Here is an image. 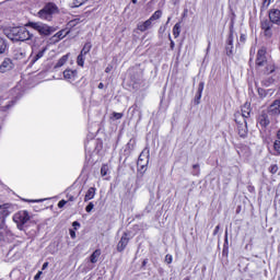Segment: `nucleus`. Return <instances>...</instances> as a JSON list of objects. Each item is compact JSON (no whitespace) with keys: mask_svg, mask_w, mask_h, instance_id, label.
Returning <instances> with one entry per match:
<instances>
[{"mask_svg":"<svg viewBox=\"0 0 280 280\" xmlns=\"http://www.w3.org/2000/svg\"><path fill=\"white\" fill-rule=\"evenodd\" d=\"M258 124L261 128H268L270 126V118L266 114H261L258 117Z\"/></svg>","mask_w":280,"mask_h":280,"instance_id":"nucleus-19","label":"nucleus"},{"mask_svg":"<svg viewBox=\"0 0 280 280\" xmlns=\"http://www.w3.org/2000/svg\"><path fill=\"white\" fill-rule=\"evenodd\" d=\"M70 237H71L72 240H75V231L70 230Z\"/></svg>","mask_w":280,"mask_h":280,"instance_id":"nucleus-51","label":"nucleus"},{"mask_svg":"<svg viewBox=\"0 0 280 280\" xmlns=\"http://www.w3.org/2000/svg\"><path fill=\"white\" fill-rule=\"evenodd\" d=\"M273 150L277 152V155L280 156V140H275Z\"/></svg>","mask_w":280,"mask_h":280,"instance_id":"nucleus-34","label":"nucleus"},{"mask_svg":"<svg viewBox=\"0 0 280 280\" xmlns=\"http://www.w3.org/2000/svg\"><path fill=\"white\" fill-rule=\"evenodd\" d=\"M92 47L93 45L91 44V42L85 43L80 54H82L83 56H86V54L91 51Z\"/></svg>","mask_w":280,"mask_h":280,"instance_id":"nucleus-28","label":"nucleus"},{"mask_svg":"<svg viewBox=\"0 0 280 280\" xmlns=\"http://www.w3.org/2000/svg\"><path fill=\"white\" fill-rule=\"evenodd\" d=\"M128 242H130V238H128V233L125 232L117 244L118 253H124V250H126V246H128Z\"/></svg>","mask_w":280,"mask_h":280,"instance_id":"nucleus-10","label":"nucleus"},{"mask_svg":"<svg viewBox=\"0 0 280 280\" xmlns=\"http://www.w3.org/2000/svg\"><path fill=\"white\" fill-rule=\"evenodd\" d=\"M237 124V129H238V135L242 137V139H245V137L248 135V122H236Z\"/></svg>","mask_w":280,"mask_h":280,"instance_id":"nucleus-15","label":"nucleus"},{"mask_svg":"<svg viewBox=\"0 0 280 280\" xmlns=\"http://www.w3.org/2000/svg\"><path fill=\"white\" fill-rule=\"evenodd\" d=\"M192 167H194L195 170H199L200 165L194 164Z\"/></svg>","mask_w":280,"mask_h":280,"instance_id":"nucleus-58","label":"nucleus"},{"mask_svg":"<svg viewBox=\"0 0 280 280\" xmlns=\"http://www.w3.org/2000/svg\"><path fill=\"white\" fill-rule=\"evenodd\" d=\"M162 16H163V11L158 10V11H155V12L149 18V20H150L151 23H154V21H159V19H161Z\"/></svg>","mask_w":280,"mask_h":280,"instance_id":"nucleus-27","label":"nucleus"},{"mask_svg":"<svg viewBox=\"0 0 280 280\" xmlns=\"http://www.w3.org/2000/svg\"><path fill=\"white\" fill-rule=\"evenodd\" d=\"M7 36L11 40H20L22 43H25V40H32L34 38V34L30 33V31L23 26L11 27L9 31H7Z\"/></svg>","mask_w":280,"mask_h":280,"instance_id":"nucleus-1","label":"nucleus"},{"mask_svg":"<svg viewBox=\"0 0 280 280\" xmlns=\"http://www.w3.org/2000/svg\"><path fill=\"white\" fill-rule=\"evenodd\" d=\"M63 78L67 82H75L78 80V70H65Z\"/></svg>","mask_w":280,"mask_h":280,"instance_id":"nucleus-12","label":"nucleus"},{"mask_svg":"<svg viewBox=\"0 0 280 280\" xmlns=\"http://www.w3.org/2000/svg\"><path fill=\"white\" fill-rule=\"evenodd\" d=\"M271 1L272 0H264V5H267V7L270 5Z\"/></svg>","mask_w":280,"mask_h":280,"instance_id":"nucleus-53","label":"nucleus"},{"mask_svg":"<svg viewBox=\"0 0 280 280\" xmlns=\"http://www.w3.org/2000/svg\"><path fill=\"white\" fill-rule=\"evenodd\" d=\"M95 187H90L85 194L84 202H89V200H93L95 198Z\"/></svg>","mask_w":280,"mask_h":280,"instance_id":"nucleus-22","label":"nucleus"},{"mask_svg":"<svg viewBox=\"0 0 280 280\" xmlns=\"http://www.w3.org/2000/svg\"><path fill=\"white\" fill-rule=\"evenodd\" d=\"M218 233H220V225H217L214 231H213V235H218Z\"/></svg>","mask_w":280,"mask_h":280,"instance_id":"nucleus-48","label":"nucleus"},{"mask_svg":"<svg viewBox=\"0 0 280 280\" xmlns=\"http://www.w3.org/2000/svg\"><path fill=\"white\" fill-rule=\"evenodd\" d=\"M69 60V55H63L55 65V69H60V67H65L67 61Z\"/></svg>","mask_w":280,"mask_h":280,"instance_id":"nucleus-24","label":"nucleus"},{"mask_svg":"<svg viewBox=\"0 0 280 280\" xmlns=\"http://www.w3.org/2000/svg\"><path fill=\"white\" fill-rule=\"evenodd\" d=\"M10 207V203H4L0 206V229H3L5 226V218L10 215V210H8Z\"/></svg>","mask_w":280,"mask_h":280,"instance_id":"nucleus-6","label":"nucleus"},{"mask_svg":"<svg viewBox=\"0 0 280 280\" xmlns=\"http://www.w3.org/2000/svg\"><path fill=\"white\" fill-rule=\"evenodd\" d=\"M9 255L11 257H15V259H19L23 253L19 252V246H14L9 250Z\"/></svg>","mask_w":280,"mask_h":280,"instance_id":"nucleus-25","label":"nucleus"},{"mask_svg":"<svg viewBox=\"0 0 280 280\" xmlns=\"http://www.w3.org/2000/svg\"><path fill=\"white\" fill-rule=\"evenodd\" d=\"M26 52L23 48H18L14 50V58L15 60H23V58H25Z\"/></svg>","mask_w":280,"mask_h":280,"instance_id":"nucleus-23","label":"nucleus"},{"mask_svg":"<svg viewBox=\"0 0 280 280\" xmlns=\"http://www.w3.org/2000/svg\"><path fill=\"white\" fill-rule=\"evenodd\" d=\"M268 115L271 117H279L280 115V100H275L268 107Z\"/></svg>","mask_w":280,"mask_h":280,"instance_id":"nucleus-7","label":"nucleus"},{"mask_svg":"<svg viewBox=\"0 0 280 280\" xmlns=\"http://www.w3.org/2000/svg\"><path fill=\"white\" fill-rule=\"evenodd\" d=\"M113 71V66H107L105 69V73H110Z\"/></svg>","mask_w":280,"mask_h":280,"instance_id":"nucleus-50","label":"nucleus"},{"mask_svg":"<svg viewBox=\"0 0 280 280\" xmlns=\"http://www.w3.org/2000/svg\"><path fill=\"white\" fill-rule=\"evenodd\" d=\"M5 49H8V45L5 44V39L0 37V54H5Z\"/></svg>","mask_w":280,"mask_h":280,"instance_id":"nucleus-31","label":"nucleus"},{"mask_svg":"<svg viewBox=\"0 0 280 280\" xmlns=\"http://www.w3.org/2000/svg\"><path fill=\"white\" fill-rule=\"evenodd\" d=\"M100 255H102V250L96 249L95 252H93L92 255L90 256L91 264H97V259L100 258Z\"/></svg>","mask_w":280,"mask_h":280,"instance_id":"nucleus-26","label":"nucleus"},{"mask_svg":"<svg viewBox=\"0 0 280 280\" xmlns=\"http://www.w3.org/2000/svg\"><path fill=\"white\" fill-rule=\"evenodd\" d=\"M137 30L139 32H148V30H152V22L151 20H147L144 22H140L137 24Z\"/></svg>","mask_w":280,"mask_h":280,"instance_id":"nucleus-16","label":"nucleus"},{"mask_svg":"<svg viewBox=\"0 0 280 280\" xmlns=\"http://www.w3.org/2000/svg\"><path fill=\"white\" fill-rule=\"evenodd\" d=\"M201 98H202V94L197 92V94L195 96V100L197 101V104H200Z\"/></svg>","mask_w":280,"mask_h":280,"instance_id":"nucleus-44","label":"nucleus"},{"mask_svg":"<svg viewBox=\"0 0 280 280\" xmlns=\"http://www.w3.org/2000/svg\"><path fill=\"white\" fill-rule=\"evenodd\" d=\"M54 38H58L59 40L62 39V32H58L54 35Z\"/></svg>","mask_w":280,"mask_h":280,"instance_id":"nucleus-46","label":"nucleus"},{"mask_svg":"<svg viewBox=\"0 0 280 280\" xmlns=\"http://www.w3.org/2000/svg\"><path fill=\"white\" fill-rule=\"evenodd\" d=\"M110 172V168L108 167L107 164H104L101 167V176H108V173Z\"/></svg>","mask_w":280,"mask_h":280,"instance_id":"nucleus-32","label":"nucleus"},{"mask_svg":"<svg viewBox=\"0 0 280 280\" xmlns=\"http://www.w3.org/2000/svg\"><path fill=\"white\" fill-rule=\"evenodd\" d=\"M209 49H211V43H209L207 51H209Z\"/></svg>","mask_w":280,"mask_h":280,"instance_id":"nucleus-62","label":"nucleus"},{"mask_svg":"<svg viewBox=\"0 0 280 280\" xmlns=\"http://www.w3.org/2000/svg\"><path fill=\"white\" fill-rule=\"evenodd\" d=\"M11 69H14V63L12 62V59L5 58L0 65V73L11 71Z\"/></svg>","mask_w":280,"mask_h":280,"instance_id":"nucleus-9","label":"nucleus"},{"mask_svg":"<svg viewBox=\"0 0 280 280\" xmlns=\"http://www.w3.org/2000/svg\"><path fill=\"white\" fill-rule=\"evenodd\" d=\"M13 222L18 225L20 231H23L26 222H30V212L27 210H22L13 215Z\"/></svg>","mask_w":280,"mask_h":280,"instance_id":"nucleus-4","label":"nucleus"},{"mask_svg":"<svg viewBox=\"0 0 280 280\" xmlns=\"http://www.w3.org/2000/svg\"><path fill=\"white\" fill-rule=\"evenodd\" d=\"M94 208H95V205H94L93 202H90V203L85 207L86 213H91V211H93Z\"/></svg>","mask_w":280,"mask_h":280,"instance_id":"nucleus-37","label":"nucleus"},{"mask_svg":"<svg viewBox=\"0 0 280 280\" xmlns=\"http://www.w3.org/2000/svg\"><path fill=\"white\" fill-rule=\"evenodd\" d=\"M98 89H104V83H100Z\"/></svg>","mask_w":280,"mask_h":280,"instance_id":"nucleus-61","label":"nucleus"},{"mask_svg":"<svg viewBox=\"0 0 280 280\" xmlns=\"http://www.w3.org/2000/svg\"><path fill=\"white\" fill-rule=\"evenodd\" d=\"M240 40H241V43H244V40H246V35H241V37H240Z\"/></svg>","mask_w":280,"mask_h":280,"instance_id":"nucleus-55","label":"nucleus"},{"mask_svg":"<svg viewBox=\"0 0 280 280\" xmlns=\"http://www.w3.org/2000/svg\"><path fill=\"white\" fill-rule=\"evenodd\" d=\"M203 91H205V82L201 81V82L198 84L197 93H201V94H202Z\"/></svg>","mask_w":280,"mask_h":280,"instance_id":"nucleus-38","label":"nucleus"},{"mask_svg":"<svg viewBox=\"0 0 280 280\" xmlns=\"http://www.w3.org/2000/svg\"><path fill=\"white\" fill-rule=\"evenodd\" d=\"M147 264H148V259H144V260L142 261V266H147Z\"/></svg>","mask_w":280,"mask_h":280,"instance_id":"nucleus-60","label":"nucleus"},{"mask_svg":"<svg viewBox=\"0 0 280 280\" xmlns=\"http://www.w3.org/2000/svg\"><path fill=\"white\" fill-rule=\"evenodd\" d=\"M173 36L174 38H178L180 36V23H176L173 27Z\"/></svg>","mask_w":280,"mask_h":280,"instance_id":"nucleus-29","label":"nucleus"},{"mask_svg":"<svg viewBox=\"0 0 280 280\" xmlns=\"http://www.w3.org/2000/svg\"><path fill=\"white\" fill-rule=\"evenodd\" d=\"M165 261H166V264H172V261H173L172 255L167 254V255L165 256Z\"/></svg>","mask_w":280,"mask_h":280,"instance_id":"nucleus-41","label":"nucleus"},{"mask_svg":"<svg viewBox=\"0 0 280 280\" xmlns=\"http://www.w3.org/2000/svg\"><path fill=\"white\" fill-rule=\"evenodd\" d=\"M168 39L171 40L170 47H171L172 51H174V47H176V44L172 40V35H168Z\"/></svg>","mask_w":280,"mask_h":280,"instance_id":"nucleus-43","label":"nucleus"},{"mask_svg":"<svg viewBox=\"0 0 280 280\" xmlns=\"http://www.w3.org/2000/svg\"><path fill=\"white\" fill-rule=\"evenodd\" d=\"M266 69H267L266 73H268V74L275 73V66H268Z\"/></svg>","mask_w":280,"mask_h":280,"instance_id":"nucleus-40","label":"nucleus"},{"mask_svg":"<svg viewBox=\"0 0 280 280\" xmlns=\"http://www.w3.org/2000/svg\"><path fill=\"white\" fill-rule=\"evenodd\" d=\"M170 21H172V18H168V19H167V23H170Z\"/></svg>","mask_w":280,"mask_h":280,"instance_id":"nucleus-64","label":"nucleus"},{"mask_svg":"<svg viewBox=\"0 0 280 280\" xmlns=\"http://www.w3.org/2000/svg\"><path fill=\"white\" fill-rule=\"evenodd\" d=\"M236 124H246V119L250 117V105L245 104L242 107V112L234 115Z\"/></svg>","mask_w":280,"mask_h":280,"instance_id":"nucleus-5","label":"nucleus"},{"mask_svg":"<svg viewBox=\"0 0 280 280\" xmlns=\"http://www.w3.org/2000/svg\"><path fill=\"white\" fill-rule=\"evenodd\" d=\"M269 172L271 174H277V172H279V166L277 164H272L270 167H269Z\"/></svg>","mask_w":280,"mask_h":280,"instance_id":"nucleus-36","label":"nucleus"},{"mask_svg":"<svg viewBox=\"0 0 280 280\" xmlns=\"http://www.w3.org/2000/svg\"><path fill=\"white\" fill-rule=\"evenodd\" d=\"M54 14H58V5L52 2H48L37 12V16L42 21H51V19H54Z\"/></svg>","mask_w":280,"mask_h":280,"instance_id":"nucleus-3","label":"nucleus"},{"mask_svg":"<svg viewBox=\"0 0 280 280\" xmlns=\"http://www.w3.org/2000/svg\"><path fill=\"white\" fill-rule=\"evenodd\" d=\"M277 139L280 141V129L277 131Z\"/></svg>","mask_w":280,"mask_h":280,"instance_id":"nucleus-57","label":"nucleus"},{"mask_svg":"<svg viewBox=\"0 0 280 280\" xmlns=\"http://www.w3.org/2000/svg\"><path fill=\"white\" fill-rule=\"evenodd\" d=\"M267 62H268V59L266 58V48H261L257 51L256 66L265 67Z\"/></svg>","mask_w":280,"mask_h":280,"instance_id":"nucleus-8","label":"nucleus"},{"mask_svg":"<svg viewBox=\"0 0 280 280\" xmlns=\"http://www.w3.org/2000/svg\"><path fill=\"white\" fill-rule=\"evenodd\" d=\"M72 226H73L74 229H80V222L74 221V222L72 223Z\"/></svg>","mask_w":280,"mask_h":280,"instance_id":"nucleus-49","label":"nucleus"},{"mask_svg":"<svg viewBox=\"0 0 280 280\" xmlns=\"http://www.w3.org/2000/svg\"><path fill=\"white\" fill-rule=\"evenodd\" d=\"M138 167L142 175L145 174V170H148V160L144 162V164H138Z\"/></svg>","mask_w":280,"mask_h":280,"instance_id":"nucleus-35","label":"nucleus"},{"mask_svg":"<svg viewBox=\"0 0 280 280\" xmlns=\"http://www.w3.org/2000/svg\"><path fill=\"white\" fill-rule=\"evenodd\" d=\"M258 94H259L261 97H266V90L259 88V89H258Z\"/></svg>","mask_w":280,"mask_h":280,"instance_id":"nucleus-42","label":"nucleus"},{"mask_svg":"<svg viewBox=\"0 0 280 280\" xmlns=\"http://www.w3.org/2000/svg\"><path fill=\"white\" fill-rule=\"evenodd\" d=\"M226 56H231L233 54V32H230V35L226 40L225 46Z\"/></svg>","mask_w":280,"mask_h":280,"instance_id":"nucleus-17","label":"nucleus"},{"mask_svg":"<svg viewBox=\"0 0 280 280\" xmlns=\"http://www.w3.org/2000/svg\"><path fill=\"white\" fill-rule=\"evenodd\" d=\"M226 244H229V230L225 231L223 255H228L229 254V247H226Z\"/></svg>","mask_w":280,"mask_h":280,"instance_id":"nucleus-30","label":"nucleus"},{"mask_svg":"<svg viewBox=\"0 0 280 280\" xmlns=\"http://www.w3.org/2000/svg\"><path fill=\"white\" fill-rule=\"evenodd\" d=\"M46 51H47V47H44L35 56H33V58L31 60L32 65L38 62V60H40V58H43V56H45Z\"/></svg>","mask_w":280,"mask_h":280,"instance_id":"nucleus-21","label":"nucleus"},{"mask_svg":"<svg viewBox=\"0 0 280 280\" xmlns=\"http://www.w3.org/2000/svg\"><path fill=\"white\" fill-rule=\"evenodd\" d=\"M65 205H67V200L62 199L58 202V207L59 209H62V207H65Z\"/></svg>","mask_w":280,"mask_h":280,"instance_id":"nucleus-45","label":"nucleus"},{"mask_svg":"<svg viewBox=\"0 0 280 280\" xmlns=\"http://www.w3.org/2000/svg\"><path fill=\"white\" fill-rule=\"evenodd\" d=\"M91 145L94 147V152H100V149L98 148H102V143H100V141L97 140H91L89 141L88 143H85V150L88 152H91Z\"/></svg>","mask_w":280,"mask_h":280,"instance_id":"nucleus-18","label":"nucleus"},{"mask_svg":"<svg viewBox=\"0 0 280 280\" xmlns=\"http://www.w3.org/2000/svg\"><path fill=\"white\" fill-rule=\"evenodd\" d=\"M77 1L79 2L78 4H75L77 8H79V5H82V3H83L82 1H80V0H77Z\"/></svg>","mask_w":280,"mask_h":280,"instance_id":"nucleus-59","label":"nucleus"},{"mask_svg":"<svg viewBox=\"0 0 280 280\" xmlns=\"http://www.w3.org/2000/svg\"><path fill=\"white\" fill-rule=\"evenodd\" d=\"M40 275H43V271H38V272L34 276V280H39V279H40Z\"/></svg>","mask_w":280,"mask_h":280,"instance_id":"nucleus-47","label":"nucleus"},{"mask_svg":"<svg viewBox=\"0 0 280 280\" xmlns=\"http://www.w3.org/2000/svg\"><path fill=\"white\" fill-rule=\"evenodd\" d=\"M165 33V27L161 26L159 30V34H164Z\"/></svg>","mask_w":280,"mask_h":280,"instance_id":"nucleus-54","label":"nucleus"},{"mask_svg":"<svg viewBox=\"0 0 280 280\" xmlns=\"http://www.w3.org/2000/svg\"><path fill=\"white\" fill-rule=\"evenodd\" d=\"M113 117H114V119H121V117H124V114L122 113L114 112L113 113Z\"/></svg>","mask_w":280,"mask_h":280,"instance_id":"nucleus-39","label":"nucleus"},{"mask_svg":"<svg viewBox=\"0 0 280 280\" xmlns=\"http://www.w3.org/2000/svg\"><path fill=\"white\" fill-rule=\"evenodd\" d=\"M49 266V262H44L42 270H45Z\"/></svg>","mask_w":280,"mask_h":280,"instance_id":"nucleus-56","label":"nucleus"},{"mask_svg":"<svg viewBox=\"0 0 280 280\" xmlns=\"http://www.w3.org/2000/svg\"><path fill=\"white\" fill-rule=\"evenodd\" d=\"M85 55H82L81 52L79 54L78 58H77V65H79V67H84V58Z\"/></svg>","mask_w":280,"mask_h":280,"instance_id":"nucleus-33","label":"nucleus"},{"mask_svg":"<svg viewBox=\"0 0 280 280\" xmlns=\"http://www.w3.org/2000/svg\"><path fill=\"white\" fill-rule=\"evenodd\" d=\"M67 198L69 202H73V200H75V197H73L72 195H68Z\"/></svg>","mask_w":280,"mask_h":280,"instance_id":"nucleus-52","label":"nucleus"},{"mask_svg":"<svg viewBox=\"0 0 280 280\" xmlns=\"http://www.w3.org/2000/svg\"><path fill=\"white\" fill-rule=\"evenodd\" d=\"M269 21H271L276 25H280V10L279 9H271L269 11Z\"/></svg>","mask_w":280,"mask_h":280,"instance_id":"nucleus-13","label":"nucleus"},{"mask_svg":"<svg viewBox=\"0 0 280 280\" xmlns=\"http://www.w3.org/2000/svg\"><path fill=\"white\" fill-rule=\"evenodd\" d=\"M25 27L35 30V32H38L39 36H51L54 32H56L54 26H49L43 22H27Z\"/></svg>","mask_w":280,"mask_h":280,"instance_id":"nucleus-2","label":"nucleus"},{"mask_svg":"<svg viewBox=\"0 0 280 280\" xmlns=\"http://www.w3.org/2000/svg\"><path fill=\"white\" fill-rule=\"evenodd\" d=\"M145 161H148V163L150 162V149L145 148L139 155L138 159V165H143L145 164Z\"/></svg>","mask_w":280,"mask_h":280,"instance_id":"nucleus-14","label":"nucleus"},{"mask_svg":"<svg viewBox=\"0 0 280 280\" xmlns=\"http://www.w3.org/2000/svg\"><path fill=\"white\" fill-rule=\"evenodd\" d=\"M261 30H264L265 36H267V38H270V36H272V22L270 20L262 21Z\"/></svg>","mask_w":280,"mask_h":280,"instance_id":"nucleus-11","label":"nucleus"},{"mask_svg":"<svg viewBox=\"0 0 280 280\" xmlns=\"http://www.w3.org/2000/svg\"><path fill=\"white\" fill-rule=\"evenodd\" d=\"M14 106V101L0 100V110L5 113V110H10Z\"/></svg>","mask_w":280,"mask_h":280,"instance_id":"nucleus-20","label":"nucleus"},{"mask_svg":"<svg viewBox=\"0 0 280 280\" xmlns=\"http://www.w3.org/2000/svg\"><path fill=\"white\" fill-rule=\"evenodd\" d=\"M131 3H137V0H131Z\"/></svg>","mask_w":280,"mask_h":280,"instance_id":"nucleus-63","label":"nucleus"}]
</instances>
